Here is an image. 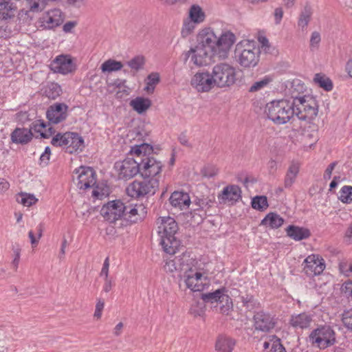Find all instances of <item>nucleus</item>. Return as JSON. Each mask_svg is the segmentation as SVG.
Wrapping results in <instances>:
<instances>
[{
    "instance_id": "nucleus-1",
    "label": "nucleus",
    "mask_w": 352,
    "mask_h": 352,
    "mask_svg": "<svg viewBox=\"0 0 352 352\" xmlns=\"http://www.w3.org/2000/svg\"><path fill=\"white\" fill-rule=\"evenodd\" d=\"M198 44L195 48H190L185 54V61L193 54L191 60L197 66H203L207 64L206 60L209 53L215 54L217 36L211 30H203L197 38Z\"/></svg>"
},
{
    "instance_id": "nucleus-2",
    "label": "nucleus",
    "mask_w": 352,
    "mask_h": 352,
    "mask_svg": "<svg viewBox=\"0 0 352 352\" xmlns=\"http://www.w3.org/2000/svg\"><path fill=\"white\" fill-rule=\"evenodd\" d=\"M158 233L160 236V245L164 251L169 254H175L179 250L181 242L175 236L178 226L175 220L170 217H162Z\"/></svg>"
},
{
    "instance_id": "nucleus-3",
    "label": "nucleus",
    "mask_w": 352,
    "mask_h": 352,
    "mask_svg": "<svg viewBox=\"0 0 352 352\" xmlns=\"http://www.w3.org/2000/svg\"><path fill=\"white\" fill-rule=\"evenodd\" d=\"M264 113L276 124H286L295 115L294 103L293 100H273L266 104Z\"/></svg>"
},
{
    "instance_id": "nucleus-4",
    "label": "nucleus",
    "mask_w": 352,
    "mask_h": 352,
    "mask_svg": "<svg viewBox=\"0 0 352 352\" xmlns=\"http://www.w3.org/2000/svg\"><path fill=\"white\" fill-rule=\"evenodd\" d=\"M295 115L300 120L310 122L318 115V105L315 98L310 96H293Z\"/></svg>"
},
{
    "instance_id": "nucleus-5",
    "label": "nucleus",
    "mask_w": 352,
    "mask_h": 352,
    "mask_svg": "<svg viewBox=\"0 0 352 352\" xmlns=\"http://www.w3.org/2000/svg\"><path fill=\"white\" fill-rule=\"evenodd\" d=\"M159 187L157 178H144L142 181L135 180L126 188L127 195L131 197L140 198L154 195Z\"/></svg>"
},
{
    "instance_id": "nucleus-6",
    "label": "nucleus",
    "mask_w": 352,
    "mask_h": 352,
    "mask_svg": "<svg viewBox=\"0 0 352 352\" xmlns=\"http://www.w3.org/2000/svg\"><path fill=\"white\" fill-rule=\"evenodd\" d=\"M212 74L217 87L226 88L236 81V72L234 67L227 63L214 65Z\"/></svg>"
},
{
    "instance_id": "nucleus-7",
    "label": "nucleus",
    "mask_w": 352,
    "mask_h": 352,
    "mask_svg": "<svg viewBox=\"0 0 352 352\" xmlns=\"http://www.w3.org/2000/svg\"><path fill=\"white\" fill-rule=\"evenodd\" d=\"M234 53L239 63L244 67H254L258 62V50L250 43L245 45L237 44Z\"/></svg>"
},
{
    "instance_id": "nucleus-8",
    "label": "nucleus",
    "mask_w": 352,
    "mask_h": 352,
    "mask_svg": "<svg viewBox=\"0 0 352 352\" xmlns=\"http://www.w3.org/2000/svg\"><path fill=\"white\" fill-rule=\"evenodd\" d=\"M309 340L312 344H316L320 349H324L335 343V332L330 326L322 325L311 332Z\"/></svg>"
},
{
    "instance_id": "nucleus-9",
    "label": "nucleus",
    "mask_w": 352,
    "mask_h": 352,
    "mask_svg": "<svg viewBox=\"0 0 352 352\" xmlns=\"http://www.w3.org/2000/svg\"><path fill=\"white\" fill-rule=\"evenodd\" d=\"M226 289L221 287L213 292L201 294V298L204 302H218L220 305V311L223 314L228 315L232 309L233 304L231 298L226 294Z\"/></svg>"
},
{
    "instance_id": "nucleus-10",
    "label": "nucleus",
    "mask_w": 352,
    "mask_h": 352,
    "mask_svg": "<svg viewBox=\"0 0 352 352\" xmlns=\"http://www.w3.org/2000/svg\"><path fill=\"white\" fill-rule=\"evenodd\" d=\"M74 182L79 189L86 190L96 184V173L89 166H80L74 171Z\"/></svg>"
},
{
    "instance_id": "nucleus-11",
    "label": "nucleus",
    "mask_w": 352,
    "mask_h": 352,
    "mask_svg": "<svg viewBox=\"0 0 352 352\" xmlns=\"http://www.w3.org/2000/svg\"><path fill=\"white\" fill-rule=\"evenodd\" d=\"M191 263L189 254L183 252L181 255L175 256L173 259H167L164 268L168 273L177 272L179 278L182 279L183 274L186 272Z\"/></svg>"
},
{
    "instance_id": "nucleus-12",
    "label": "nucleus",
    "mask_w": 352,
    "mask_h": 352,
    "mask_svg": "<svg viewBox=\"0 0 352 352\" xmlns=\"http://www.w3.org/2000/svg\"><path fill=\"white\" fill-rule=\"evenodd\" d=\"M253 327L255 331L270 333L277 324V319L264 311H255L253 316Z\"/></svg>"
},
{
    "instance_id": "nucleus-13",
    "label": "nucleus",
    "mask_w": 352,
    "mask_h": 352,
    "mask_svg": "<svg viewBox=\"0 0 352 352\" xmlns=\"http://www.w3.org/2000/svg\"><path fill=\"white\" fill-rule=\"evenodd\" d=\"M114 168L118 173V179H120L128 180L138 173H140V162L130 157L116 162Z\"/></svg>"
},
{
    "instance_id": "nucleus-14",
    "label": "nucleus",
    "mask_w": 352,
    "mask_h": 352,
    "mask_svg": "<svg viewBox=\"0 0 352 352\" xmlns=\"http://www.w3.org/2000/svg\"><path fill=\"white\" fill-rule=\"evenodd\" d=\"M125 205L120 200L109 201L100 210V214L109 223H115L124 217Z\"/></svg>"
},
{
    "instance_id": "nucleus-15",
    "label": "nucleus",
    "mask_w": 352,
    "mask_h": 352,
    "mask_svg": "<svg viewBox=\"0 0 352 352\" xmlns=\"http://www.w3.org/2000/svg\"><path fill=\"white\" fill-rule=\"evenodd\" d=\"M182 279L188 288L193 292H201L204 289L205 284L203 283V279L206 280L207 278H204L201 272L190 265L186 272L183 274Z\"/></svg>"
},
{
    "instance_id": "nucleus-16",
    "label": "nucleus",
    "mask_w": 352,
    "mask_h": 352,
    "mask_svg": "<svg viewBox=\"0 0 352 352\" xmlns=\"http://www.w3.org/2000/svg\"><path fill=\"white\" fill-rule=\"evenodd\" d=\"M162 166L160 161L153 157H146L140 162V175L143 178H155L162 171Z\"/></svg>"
},
{
    "instance_id": "nucleus-17",
    "label": "nucleus",
    "mask_w": 352,
    "mask_h": 352,
    "mask_svg": "<svg viewBox=\"0 0 352 352\" xmlns=\"http://www.w3.org/2000/svg\"><path fill=\"white\" fill-rule=\"evenodd\" d=\"M304 273L309 277H314L320 274L325 268L324 260L318 255L308 256L303 261Z\"/></svg>"
},
{
    "instance_id": "nucleus-18",
    "label": "nucleus",
    "mask_w": 352,
    "mask_h": 352,
    "mask_svg": "<svg viewBox=\"0 0 352 352\" xmlns=\"http://www.w3.org/2000/svg\"><path fill=\"white\" fill-rule=\"evenodd\" d=\"M192 86L199 92H208L216 87L212 74L197 72L191 80Z\"/></svg>"
},
{
    "instance_id": "nucleus-19",
    "label": "nucleus",
    "mask_w": 352,
    "mask_h": 352,
    "mask_svg": "<svg viewBox=\"0 0 352 352\" xmlns=\"http://www.w3.org/2000/svg\"><path fill=\"white\" fill-rule=\"evenodd\" d=\"M54 73L66 75L75 70V65L69 55H59L53 60L50 65Z\"/></svg>"
},
{
    "instance_id": "nucleus-20",
    "label": "nucleus",
    "mask_w": 352,
    "mask_h": 352,
    "mask_svg": "<svg viewBox=\"0 0 352 352\" xmlns=\"http://www.w3.org/2000/svg\"><path fill=\"white\" fill-rule=\"evenodd\" d=\"M69 107L65 103L56 102L50 105L46 112L50 123L58 124L66 120Z\"/></svg>"
},
{
    "instance_id": "nucleus-21",
    "label": "nucleus",
    "mask_w": 352,
    "mask_h": 352,
    "mask_svg": "<svg viewBox=\"0 0 352 352\" xmlns=\"http://www.w3.org/2000/svg\"><path fill=\"white\" fill-rule=\"evenodd\" d=\"M234 41L235 36L233 33H223L219 38L217 37L215 54L219 57L226 58Z\"/></svg>"
},
{
    "instance_id": "nucleus-22",
    "label": "nucleus",
    "mask_w": 352,
    "mask_h": 352,
    "mask_svg": "<svg viewBox=\"0 0 352 352\" xmlns=\"http://www.w3.org/2000/svg\"><path fill=\"white\" fill-rule=\"evenodd\" d=\"M41 22L45 28L58 27L63 22V13L59 9L50 10L43 14Z\"/></svg>"
},
{
    "instance_id": "nucleus-23",
    "label": "nucleus",
    "mask_w": 352,
    "mask_h": 352,
    "mask_svg": "<svg viewBox=\"0 0 352 352\" xmlns=\"http://www.w3.org/2000/svg\"><path fill=\"white\" fill-rule=\"evenodd\" d=\"M146 213V208L142 204L125 206L123 218L130 223H137L144 217Z\"/></svg>"
},
{
    "instance_id": "nucleus-24",
    "label": "nucleus",
    "mask_w": 352,
    "mask_h": 352,
    "mask_svg": "<svg viewBox=\"0 0 352 352\" xmlns=\"http://www.w3.org/2000/svg\"><path fill=\"white\" fill-rule=\"evenodd\" d=\"M313 321V315L302 312L298 314H292L290 316L289 324L295 329H305L311 326Z\"/></svg>"
},
{
    "instance_id": "nucleus-25",
    "label": "nucleus",
    "mask_w": 352,
    "mask_h": 352,
    "mask_svg": "<svg viewBox=\"0 0 352 352\" xmlns=\"http://www.w3.org/2000/svg\"><path fill=\"white\" fill-rule=\"evenodd\" d=\"M241 198V190L236 185H229L225 187L218 195L220 204L230 201L232 204Z\"/></svg>"
},
{
    "instance_id": "nucleus-26",
    "label": "nucleus",
    "mask_w": 352,
    "mask_h": 352,
    "mask_svg": "<svg viewBox=\"0 0 352 352\" xmlns=\"http://www.w3.org/2000/svg\"><path fill=\"white\" fill-rule=\"evenodd\" d=\"M169 201L173 207L183 210L190 206V198L186 192L175 191L171 194Z\"/></svg>"
},
{
    "instance_id": "nucleus-27",
    "label": "nucleus",
    "mask_w": 352,
    "mask_h": 352,
    "mask_svg": "<svg viewBox=\"0 0 352 352\" xmlns=\"http://www.w3.org/2000/svg\"><path fill=\"white\" fill-rule=\"evenodd\" d=\"M235 344L234 339L226 335H219L216 340L215 349L218 352H232Z\"/></svg>"
},
{
    "instance_id": "nucleus-28",
    "label": "nucleus",
    "mask_w": 352,
    "mask_h": 352,
    "mask_svg": "<svg viewBox=\"0 0 352 352\" xmlns=\"http://www.w3.org/2000/svg\"><path fill=\"white\" fill-rule=\"evenodd\" d=\"M33 134L30 129L16 128L11 133V140L16 144H25L32 139Z\"/></svg>"
},
{
    "instance_id": "nucleus-29",
    "label": "nucleus",
    "mask_w": 352,
    "mask_h": 352,
    "mask_svg": "<svg viewBox=\"0 0 352 352\" xmlns=\"http://www.w3.org/2000/svg\"><path fill=\"white\" fill-rule=\"evenodd\" d=\"M286 232L288 236L295 241H300L307 239L310 236L311 232L309 229L290 225L286 228Z\"/></svg>"
},
{
    "instance_id": "nucleus-30",
    "label": "nucleus",
    "mask_w": 352,
    "mask_h": 352,
    "mask_svg": "<svg viewBox=\"0 0 352 352\" xmlns=\"http://www.w3.org/2000/svg\"><path fill=\"white\" fill-rule=\"evenodd\" d=\"M84 148V140L77 133H74V135H72L68 141V144L66 146V152L72 154L78 153L82 151Z\"/></svg>"
},
{
    "instance_id": "nucleus-31",
    "label": "nucleus",
    "mask_w": 352,
    "mask_h": 352,
    "mask_svg": "<svg viewBox=\"0 0 352 352\" xmlns=\"http://www.w3.org/2000/svg\"><path fill=\"white\" fill-rule=\"evenodd\" d=\"M16 6L10 2L0 3V20L7 21L15 16Z\"/></svg>"
},
{
    "instance_id": "nucleus-32",
    "label": "nucleus",
    "mask_w": 352,
    "mask_h": 352,
    "mask_svg": "<svg viewBox=\"0 0 352 352\" xmlns=\"http://www.w3.org/2000/svg\"><path fill=\"white\" fill-rule=\"evenodd\" d=\"M299 164L296 162H292L289 165L284 179L285 188H288L293 185L299 173Z\"/></svg>"
},
{
    "instance_id": "nucleus-33",
    "label": "nucleus",
    "mask_w": 352,
    "mask_h": 352,
    "mask_svg": "<svg viewBox=\"0 0 352 352\" xmlns=\"http://www.w3.org/2000/svg\"><path fill=\"white\" fill-rule=\"evenodd\" d=\"M284 222V219L278 214L270 212L265 216L261 221V224L269 226L272 229H276L280 227Z\"/></svg>"
},
{
    "instance_id": "nucleus-34",
    "label": "nucleus",
    "mask_w": 352,
    "mask_h": 352,
    "mask_svg": "<svg viewBox=\"0 0 352 352\" xmlns=\"http://www.w3.org/2000/svg\"><path fill=\"white\" fill-rule=\"evenodd\" d=\"M130 106L138 113H144L151 105V101L148 98L137 97L131 100Z\"/></svg>"
},
{
    "instance_id": "nucleus-35",
    "label": "nucleus",
    "mask_w": 352,
    "mask_h": 352,
    "mask_svg": "<svg viewBox=\"0 0 352 352\" xmlns=\"http://www.w3.org/2000/svg\"><path fill=\"white\" fill-rule=\"evenodd\" d=\"M74 132L57 133L52 139L51 144L56 147H63L66 150L68 141Z\"/></svg>"
},
{
    "instance_id": "nucleus-36",
    "label": "nucleus",
    "mask_w": 352,
    "mask_h": 352,
    "mask_svg": "<svg viewBox=\"0 0 352 352\" xmlns=\"http://www.w3.org/2000/svg\"><path fill=\"white\" fill-rule=\"evenodd\" d=\"M312 14L313 12L311 8L307 5L305 6L303 10L301 11L298 21V25L302 29V31L306 30L309 23L311 21Z\"/></svg>"
},
{
    "instance_id": "nucleus-37",
    "label": "nucleus",
    "mask_w": 352,
    "mask_h": 352,
    "mask_svg": "<svg viewBox=\"0 0 352 352\" xmlns=\"http://www.w3.org/2000/svg\"><path fill=\"white\" fill-rule=\"evenodd\" d=\"M314 81L320 87L327 91H331L333 89V86L331 80L323 74L319 73L315 74Z\"/></svg>"
},
{
    "instance_id": "nucleus-38",
    "label": "nucleus",
    "mask_w": 352,
    "mask_h": 352,
    "mask_svg": "<svg viewBox=\"0 0 352 352\" xmlns=\"http://www.w3.org/2000/svg\"><path fill=\"white\" fill-rule=\"evenodd\" d=\"M153 148L151 144L143 143L133 146L131 149V153L135 154L137 157L143 155L145 158L146 157H149L148 155L153 153Z\"/></svg>"
},
{
    "instance_id": "nucleus-39",
    "label": "nucleus",
    "mask_w": 352,
    "mask_h": 352,
    "mask_svg": "<svg viewBox=\"0 0 352 352\" xmlns=\"http://www.w3.org/2000/svg\"><path fill=\"white\" fill-rule=\"evenodd\" d=\"M61 93V87L56 82L48 83L44 91L45 96L52 100L56 99Z\"/></svg>"
},
{
    "instance_id": "nucleus-40",
    "label": "nucleus",
    "mask_w": 352,
    "mask_h": 352,
    "mask_svg": "<svg viewBox=\"0 0 352 352\" xmlns=\"http://www.w3.org/2000/svg\"><path fill=\"white\" fill-rule=\"evenodd\" d=\"M239 298L243 306L250 311L260 307L259 302H258V300L252 295L246 294L245 296H239Z\"/></svg>"
},
{
    "instance_id": "nucleus-41",
    "label": "nucleus",
    "mask_w": 352,
    "mask_h": 352,
    "mask_svg": "<svg viewBox=\"0 0 352 352\" xmlns=\"http://www.w3.org/2000/svg\"><path fill=\"white\" fill-rule=\"evenodd\" d=\"M123 67L120 61L113 59H109L104 61L101 65V70L103 72H112L120 70Z\"/></svg>"
},
{
    "instance_id": "nucleus-42",
    "label": "nucleus",
    "mask_w": 352,
    "mask_h": 352,
    "mask_svg": "<svg viewBox=\"0 0 352 352\" xmlns=\"http://www.w3.org/2000/svg\"><path fill=\"white\" fill-rule=\"evenodd\" d=\"M189 16L190 21L199 23L204 21L205 14L199 6L193 5L190 9Z\"/></svg>"
},
{
    "instance_id": "nucleus-43",
    "label": "nucleus",
    "mask_w": 352,
    "mask_h": 352,
    "mask_svg": "<svg viewBox=\"0 0 352 352\" xmlns=\"http://www.w3.org/2000/svg\"><path fill=\"white\" fill-rule=\"evenodd\" d=\"M338 196V199L344 204L352 203V186H344L341 188Z\"/></svg>"
},
{
    "instance_id": "nucleus-44",
    "label": "nucleus",
    "mask_w": 352,
    "mask_h": 352,
    "mask_svg": "<svg viewBox=\"0 0 352 352\" xmlns=\"http://www.w3.org/2000/svg\"><path fill=\"white\" fill-rule=\"evenodd\" d=\"M252 207L260 211H263L268 207L267 199L265 196H256L252 200Z\"/></svg>"
},
{
    "instance_id": "nucleus-45",
    "label": "nucleus",
    "mask_w": 352,
    "mask_h": 352,
    "mask_svg": "<svg viewBox=\"0 0 352 352\" xmlns=\"http://www.w3.org/2000/svg\"><path fill=\"white\" fill-rule=\"evenodd\" d=\"M160 80V75L158 73L153 72L149 74L146 80V87L145 89L148 92H153L155 89V87L159 83Z\"/></svg>"
},
{
    "instance_id": "nucleus-46",
    "label": "nucleus",
    "mask_w": 352,
    "mask_h": 352,
    "mask_svg": "<svg viewBox=\"0 0 352 352\" xmlns=\"http://www.w3.org/2000/svg\"><path fill=\"white\" fill-rule=\"evenodd\" d=\"M145 59L143 56H136L127 62L128 66L135 72L143 69Z\"/></svg>"
},
{
    "instance_id": "nucleus-47",
    "label": "nucleus",
    "mask_w": 352,
    "mask_h": 352,
    "mask_svg": "<svg viewBox=\"0 0 352 352\" xmlns=\"http://www.w3.org/2000/svg\"><path fill=\"white\" fill-rule=\"evenodd\" d=\"M271 82V78L267 76H265L261 80L256 81L252 84V85L250 87V92H256L263 87H266Z\"/></svg>"
},
{
    "instance_id": "nucleus-48",
    "label": "nucleus",
    "mask_w": 352,
    "mask_h": 352,
    "mask_svg": "<svg viewBox=\"0 0 352 352\" xmlns=\"http://www.w3.org/2000/svg\"><path fill=\"white\" fill-rule=\"evenodd\" d=\"M192 221L199 224L203 222L204 219L206 217V213L203 209L195 208L193 212H191Z\"/></svg>"
},
{
    "instance_id": "nucleus-49",
    "label": "nucleus",
    "mask_w": 352,
    "mask_h": 352,
    "mask_svg": "<svg viewBox=\"0 0 352 352\" xmlns=\"http://www.w3.org/2000/svg\"><path fill=\"white\" fill-rule=\"evenodd\" d=\"M342 321L346 328L352 330V309L344 311L342 314Z\"/></svg>"
},
{
    "instance_id": "nucleus-50",
    "label": "nucleus",
    "mask_w": 352,
    "mask_h": 352,
    "mask_svg": "<svg viewBox=\"0 0 352 352\" xmlns=\"http://www.w3.org/2000/svg\"><path fill=\"white\" fill-rule=\"evenodd\" d=\"M36 201L37 199L34 195L22 193L21 195V200L19 202L25 206H30L35 204Z\"/></svg>"
},
{
    "instance_id": "nucleus-51",
    "label": "nucleus",
    "mask_w": 352,
    "mask_h": 352,
    "mask_svg": "<svg viewBox=\"0 0 352 352\" xmlns=\"http://www.w3.org/2000/svg\"><path fill=\"white\" fill-rule=\"evenodd\" d=\"M21 250L19 245L16 244L12 246V251H13L14 257L12 262V265L13 266V267L15 270L17 269L19 263Z\"/></svg>"
},
{
    "instance_id": "nucleus-52",
    "label": "nucleus",
    "mask_w": 352,
    "mask_h": 352,
    "mask_svg": "<svg viewBox=\"0 0 352 352\" xmlns=\"http://www.w3.org/2000/svg\"><path fill=\"white\" fill-rule=\"evenodd\" d=\"M195 23L192 21H189L187 22H185L184 23L182 30V35L183 37L188 36L191 32L193 31V30L195 28Z\"/></svg>"
},
{
    "instance_id": "nucleus-53",
    "label": "nucleus",
    "mask_w": 352,
    "mask_h": 352,
    "mask_svg": "<svg viewBox=\"0 0 352 352\" xmlns=\"http://www.w3.org/2000/svg\"><path fill=\"white\" fill-rule=\"evenodd\" d=\"M37 234H38V238L36 239V236H34V232L30 230L28 233V236H29V238L30 239V241H31V243L32 245H36L38 242V239L41 237L42 236V232H43V228H42V226L41 225H39L38 227H37Z\"/></svg>"
},
{
    "instance_id": "nucleus-54",
    "label": "nucleus",
    "mask_w": 352,
    "mask_h": 352,
    "mask_svg": "<svg viewBox=\"0 0 352 352\" xmlns=\"http://www.w3.org/2000/svg\"><path fill=\"white\" fill-rule=\"evenodd\" d=\"M320 34L318 32H314L310 38V47L311 49L317 47L320 42Z\"/></svg>"
},
{
    "instance_id": "nucleus-55",
    "label": "nucleus",
    "mask_w": 352,
    "mask_h": 352,
    "mask_svg": "<svg viewBox=\"0 0 352 352\" xmlns=\"http://www.w3.org/2000/svg\"><path fill=\"white\" fill-rule=\"evenodd\" d=\"M104 302L103 300L99 298L98 299L97 303L96 305V309L94 312V316L97 318H100L102 316V311L104 309Z\"/></svg>"
},
{
    "instance_id": "nucleus-56",
    "label": "nucleus",
    "mask_w": 352,
    "mask_h": 352,
    "mask_svg": "<svg viewBox=\"0 0 352 352\" xmlns=\"http://www.w3.org/2000/svg\"><path fill=\"white\" fill-rule=\"evenodd\" d=\"M272 352H287L285 347L280 342L279 338H276L272 343Z\"/></svg>"
},
{
    "instance_id": "nucleus-57",
    "label": "nucleus",
    "mask_w": 352,
    "mask_h": 352,
    "mask_svg": "<svg viewBox=\"0 0 352 352\" xmlns=\"http://www.w3.org/2000/svg\"><path fill=\"white\" fill-rule=\"evenodd\" d=\"M342 292L348 298L351 296L352 294V281L345 282L342 287Z\"/></svg>"
},
{
    "instance_id": "nucleus-58",
    "label": "nucleus",
    "mask_w": 352,
    "mask_h": 352,
    "mask_svg": "<svg viewBox=\"0 0 352 352\" xmlns=\"http://www.w3.org/2000/svg\"><path fill=\"white\" fill-rule=\"evenodd\" d=\"M337 162H333L331 163L327 168H326L324 173V179L329 180L331 179L332 171L334 169L335 166H336Z\"/></svg>"
},
{
    "instance_id": "nucleus-59",
    "label": "nucleus",
    "mask_w": 352,
    "mask_h": 352,
    "mask_svg": "<svg viewBox=\"0 0 352 352\" xmlns=\"http://www.w3.org/2000/svg\"><path fill=\"white\" fill-rule=\"evenodd\" d=\"M109 258L107 257L104 261L102 268L101 270L100 275L104 276V278H109Z\"/></svg>"
},
{
    "instance_id": "nucleus-60",
    "label": "nucleus",
    "mask_w": 352,
    "mask_h": 352,
    "mask_svg": "<svg viewBox=\"0 0 352 352\" xmlns=\"http://www.w3.org/2000/svg\"><path fill=\"white\" fill-rule=\"evenodd\" d=\"M114 285V283L111 278H104V283L102 287V291L105 293H108L112 289Z\"/></svg>"
},
{
    "instance_id": "nucleus-61",
    "label": "nucleus",
    "mask_w": 352,
    "mask_h": 352,
    "mask_svg": "<svg viewBox=\"0 0 352 352\" xmlns=\"http://www.w3.org/2000/svg\"><path fill=\"white\" fill-rule=\"evenodd\" d=\"M341 272L346 276H349L352 273V264L341 263L340 265Z\"/></svg>"
},
{
    "instance_id": "nucleus-62",
    "label": "nucleus",
    "mask_w": 352,
    "mask_h": 352,
    "mask_svg": "<svg viewBox=\"0 0 352 352\" xmlns=\"http://www.w3.org/2000/svg\"><path fill=\"white\" fill-rule=\"evenodd\" d=\"M344 239L349 244L352 243V222L349 224L348 228L346 230Z\"/></svg>"
},
{
    "instance_id": "nucleus-63",
    "label": "nucleus",
    "mask_w": 352,
    "mask_h": 352,
    "mask_svg": "<svg viewBox=\"0 0 352 352\" xmlns=\"http://www.w3.org/2000/svg\"><path fill=\"white\" fill-rule=\"evenodd\" d=\"M9 187V182L3 178H0V194L8 190Z\"/></svg>"
},
{
    "instance_id": "nucleus-64",
    "label": "nucleus",
    "mask_w": 352,
    "mask_h": 352,
    "mask_svg": "<svg viewBox=\"0 0 352 352\" xmlns=\"http://www.w3.org/2000/svg\"><path fill=\"white\" fill-rule=\"evenodd\" d=\"M179 142L183 146H187V147H191V144L188 142V139L186 134L181 133L178 138Z\"/></svg>"
}]
</instances>
